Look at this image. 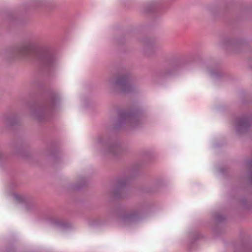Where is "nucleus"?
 Listing matches in <instances>:
<instances>
[{
	"label": "nucleus",
	"instance_id": "nucleus-1",
	"mask_svg": "<svg viewBox=\"0 0 252 252\" xmlns=\"http://www.w3.org/2000/svg\"><path fill=\"white\" fill-rule=\"evenodd\" d=\"M17 58L33 56L36 58L41 64L47 68L52 67L55 59L52 54L46 48H39L35 41L30 40L16 48L13 52Z\"/></svg>",
	"mask_w": 252,
	"mask_h": 252
},
{
	"label": "nucleus",
	"instance_id": "nucleus-2",
	"mask_svg": "<svg viewBox=\"0 0 252 252\" xmlns=\"http://www.w3.org/2000/svg\"><path fill=\"white\" fill-rule=\"evenodd\" d=\"M107 87L113 90L118 94L126 92V70L125 68L118 69L114 76L108 77L105 80Z\"/></svg>",
	"mask_w": 252,
	"mask_h": 252
},
{
	"label": "nucleus",
	"instance_id": "nucleus-3",
	"mask_svg": "<svg viewBox=\"0 0 252 252\" xmlns=\"http://www.w3.org/2000/svg\"><path fill=\"white\" fill-rule=\"evenodd\" d=\"M59 100V97L58 95H52L42 106L33 109L31 112L32 116L38 122L45 120L54 105Z\"/></svg>",
	"mask_w": 252,
	"mask_h": 252
},
{
	"label": "nucleus",
	"instance_id": "nucleus-4",
	"mask_svg": "<svg viewBox=\"0 0 252 252\" xmlns=\"http://www.w3.org/2000/svg\"><path fill=\"white\" fill-rule=\"evenodd\" d=\"M126 188V177L125 176L117 178L116 186L113 189L108 191V194L115 199L123 198L125 194Z\"/></svg>",
	"mask_w": 252,
	"mask_h": 252
},
{
	"label": "nucleus",
	"instance_id": "nucleus-5",
	"mask_svg": "<svg viewBox=\"0 0 252 252\" xmlns=\"http://www.w3.org/2000/svg\"><path fill=\"white\" fill-rule=\"evenodd\" d=\"M126 125V110L125 109H119L118 112V117L114 126L116 130L125 128Z\"/></svg>",
	"mask_w": 252,
	"mask_h": 252
},
{
	"label": "nucleus",
	"instance_id": "nucleus-6",
	"mask_svg": "<svg viewBox=\"0 0 252 252\" xmlns=\"http://www.w3.org/2000/svg\"><path fill=\"white\" fill-rule=\"evenodd\" d=\"M124 153V151L119 146H111L109 147L104 152V154H110L116 158H120Z\"/></svg>",
	"mask_w": 252,
	"mask_h": 252
},
{
	"label": "nucleus",
	"instance_id": "nucleus-7",
	"mask_svg": "<svg viewBox=\"0 0 252 252\" xmlns=\"http://www.w3.org/2000/svg\"><path fill=\"white\" fill-rule=\"evenodd\" d=\"M116 214L118 217L121 219H125L126 217V210L125 208H118L116 211Z\"/></svg>",
	"mask_w": 252,
	"mask_h": 252
},
{
	"label": "nucleus",
	"instance_id": "nucleus-8",
	"mask_svg": "<svg viewBox=\"0 0 252 252\" xmlns=\"http://www.w3.org/2000/svg\"><path fill=\"white\" fill-rule=\"evenodd\" d=\"M14 197L15 200L18 202H23L25 201V198L23 196L15 194Z\"/></svg>",
	"mask_w": 252,
	"mask_h": 252
},
{
	"label": "nucleus",
	"instance_id": "nucleus-9",
	"mask_svg": "<svg viewBox=\"0 0 252 252\" xmlns=\"http://www.w3.org/2000/svg\"><path fill=\"white\" fill-rule=\"evenodd\" d=\"M133 115L132 116L130 115L127 112V118H126L127 126H128V125H129V123H130L131 119H133Z\"/></svg>",
	"mask_w": 252,
	"mask_h": 252
},
{
	"label": "nucleus",
	"instance_id": "nucleus-10",
	"mask_svg": "<svg viewBox=\"0 0 252 252\" xmlns=\"http://www.w3.org/2000/svg\"><path fill=\"white\" fill-rule=\"evenodd\" d=\"M116 41L118 44L121 43L122 41V40L120 37H117L116 38Z\"/></svg>",
	"mask_w": 252,
	"mask_h": 252
},
{
	"label": "nucleus",
	"instance_id": "nucleus-11",
	"mask_svg": "<svg viewBox=\"0 0 252 252\" xmlns=\"http://www.w3.org/2000/svg\"><path fill=\"white\" fill-rule=\"evenodd\" d=\"M14 251V249L13 248H10L6 251V252H13Z\"/></svg>",
	"mask_w": 252,
	"mask_h": 252
},
{
	"label": "nucleus",
	"instance_id": "nucleus-12",
	"mask_svg": "<svg viewBox=\"0 0 252 252\" xmlns=\"http://www.w3.org/2000/svg\"><path fill=\"white\" fill-rule=\"evenodd\" d=\"M3 154L0 151V159L3 157Z\"/></svg>",
	"mask_w": 252,
	"mask_h": 252
},
{
	"label": "nucleus",
	"instance_id": "nucleus-13",
	"mask_svg": "<svg viewBox=\"0 0 252 252\" xmlns=\"http://www.w3.org/2000/svg\"><path fill=\"white\" fill-rule=\"evenodd\" d=\"M126 218H127V221L128 220H129L130 219L129 216L127 214Z\"/></svg>",
	"mask_w": 252,
	"mask_h": 252
},
{
	"label": "nucleus",
	"instance_id": "nucleus-14",
	"mask_svg": "<svg viewBox=\"0 0 252 252\" xmlns=\"http://www.w3.org/2000/svg\"><path fill=\"white\" fill-rule=\"evenodd\" d=\"M126 90H127V93L128 92V84L127 83V89H126Z\"/></svg>",
	"mask_w": 252,
	"mask_h": 252
},
{
	"label": "nucleus",
	"instance_id": "nucleus-15",
	"mask_svg": "<svg viewBox=\"0 0 252 252\" xmlns=\"http://www.w3.org/2000/svg\"><path fill=\"white\" fill-rule=\"evenodd\" d=\"M123 41L124 42H125V37H124L123 38Z\"/></svg>",
	"mask_w": 252,
	"mask_h": 252
}]
</instances>
